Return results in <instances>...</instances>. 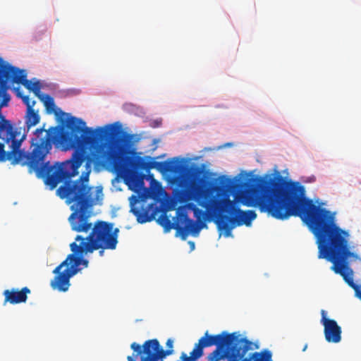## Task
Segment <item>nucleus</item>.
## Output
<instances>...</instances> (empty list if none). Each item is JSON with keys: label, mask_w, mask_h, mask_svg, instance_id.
<instances>
[{"label": "nucleus", "mask_w": 361, "mask_h": 361, "mask_svg": "<svg viewBox=\"0 0 361 361\" xmlns=\"http://www.w3.org/2000/svg\"><path fill=\"white\" fill-rule=\"evenodd\" d=\"M66 268L61 271V269H58V266L54 269L53 273L56 274L53 280L51 281V286L54 290H57L61 292H66L68 290L70 286V279L75 275V270L72 269L70 266H66Z\"/></svg>", "instance_id": "9"}, {"label": "nucleus", "mask_w": 361, "mask_h": 361, "mask_svg": "<svg viewBox=\"0 0 361 361\" xmlns=\"http://www.w3.org/2000/svg\"><path fill=\"white\" fill-rule=\"evenodd\" d=\"M205 211L200 209L197 207H194L193 212L195 217L197 219V221L199 223L204 222V220L207 219V217H210L211 219H214V216L216 217V219H218V214L215 211L209 212L206 207H204Z\"/></svg>", "instance_id": "17"}, {"label": "nucleus", "mask_w": 361, "mask_h": 361, "mask_svg": "<svg viewBox=\"0 0 361 361\" xmlns=\"http://www.w3.org/2000/svg\"><path fill=\"white\" fill-rule=\"evenodd\" d=\"M78 122L71 118L67 125L70 130L61 133L57 127L37 128L29 151L20 149L26 134H1L0 139L8 145L10 151L6 152L4 144L0 143V161H9L13 165L26 166L30 173H35L42 178L50 190L55 189L64 179L78 174L84 159V147L92 140L87 135H78L81 129Z\"/></svg>", "instance_id": "2"}, {"label": "nucleus", "mask_w": 361, "mask_h": 361, "mask_svg": "<svg viewBox=\"0 0 361 361\" xmlns=\"http://www.w3.org/2000/svg\"><path fill=\"white\" fill-rule=\"evenodd\" d=\"M173 340L169 338L166 343L168 349L164 350L156 338L147 340L142 345L134 342L130 345L133 351V355L128 356L127 360L128 361H162L164 357L173 353Z\"/></svg>", "instance_id": "6"}, {"label": "nucleus", "mask_w": 361, "mask_h": 361, "mask_svg": "<svg viewBox=\"0 0 361 361\" xmlns=\"http://www.w3.org/2000/svg\"><path fill=\"white\" fill-rule=\"evenodd\" d=\"M176 196L180 202L195 200L198 205L206 207L209 212H217L218 219L214 223L219 231H224L226 237L231 236V231L236 226L244 224L249 226L257 218L255 211L241 210L228 195L214 194V187L199 188L195 192L185 187L178 190Z\"/></svg>", "instance_id": "5"}, {"label": "nucleus", "mask_w": 361, "mask_h": 361, "mask_svg": "<svg viewBox=\"0 0 361 361\" xmlns=\"http://www.w3.org/2000/svg\"><path fill=\"white\" fill-rule=\"evenodd\" d=\"M321 322L324 327V336L329 343H338L341 340V328L334 320L327 317H322Z\"/></svg>", "instance_id": "11"}, {"label": "nucleus", "mask_w": 361, "mask_h": 361, "mask_svg": "<svg viewBox=\"0 0 361 361\" xmlns=\"http://www.w3.org/2000/svg\"><path fill=\"white\" fill-rule=\"evenodd\" d=\"M0 77L2 80H5L6 84L8 82L22 84L27 90L33 92L35 95L39 99H42L44 94L40 92L41 85L39 81L37 80L31 82L26 79L27 73L24 70L13 66L5 62L0 57Z\"/></svg>", "instance_id": "7"}, {"label": "nucleus", "mask_w": 361, "mask_h": 361, "mask_svg": "<svg viewBox=\"0 0 361 361\" xmlns=\"http://www.w3.org/2000/svg\"><path fill=\"white\" fill-rule=\"evenodd\" d=\"M39 99L44 104L48 112L51 113L54 111L56 116L58 117L59 121L64 128L56 126L59 130V133L63 131H69L67 125L68 121L71 118H75L78 122L77 123L80 130L78 135L80 136H88L91 138V141L84 147L82 155L84 161L85 163L86 169L91 168L93 164H106L116 171H123L126 168V160L129 157H125L122 151L124 146L130 141L132 137L131 135H126V138L123 140V145L116 147L112 145H107L101 142L107 135V130L102 127H98L95 130L91 128L86 127L85 122L80 118L74 116H69L68 114L62 111L61 109L55 110V104L54 99L48 94H44Z\"/></svg>", "instance_id": "4"}, {"label": "nucleus", "mask_w": 361, "mask_h": 361, "mask_svg": "<svg viewBox=\"0 0 361 361\" xmlns=\"http://www.w3.org/2000/svg\"><path fill=\"white\" fill-rule=\"evenodd\" d=\"M240 199L243 205L257 207L276 219L299 216L317 238L318 258L331 262V269L342 276L361 300V286L354 282L350 267L352 262H361V257L350 252L348 234L336 224L334 213L307 198L304 186L295 182L283 185L279 178L259 177L246 184Z\"/></svg>", "instance_id": "1"}, {"label": "nucleus", "mask_w": 361, "mask_h": 361, "mask_svg": "<svg viewBox=\"0 0 361 361\" xmlns=\"http://www.w3.org/2000/svg\"><path fill=\"white\" fill-rule=\"evenodd\" d=\"M243 341V346H233V354L228 357L226 361H272L271 353L269 350H264L262 353L255 352L249 357L243 358L252 345V342L247 339Z\"/></svg>", "instance_id": "8"}, {"label": "nucleus", "mask_w": 361, "mask_h": 361, "mask_svg": "<svg viewBox=\"0 0 361 361\" xmlns=\"http://www.w3.org/2000/svg\"><path fill=\"white\" fill-rule=\"evenodd\" d=\"M178 220L185 225L180 231H178L183 240H185L189 233L194 236L198 235L201 229L206 226L204 222H195L190 219L185 213H178Z\"/></svg>", "instance_id": "10"}, {"label": "nucleus", "mask_w": 361, "mask_h": 361, "mask_svg": "<svg viewBox=\"0 0 361 361\" xmlns=\"http://www.w3.org/2000/svg\"><path fill=\"white\" fill-rule=\"evenodd\" d=\"M136 166L145 170H149L159 166L162 170L171 172L175 171L177 168L176 163L173 161L157 162L154 161H145L142 159L139 160Z\"/></svg>", "instance_id": "14"}, {"label": "nucleus", "mask_w": 361, "mask_h": 361, "mask_svg": "<svg viewBox=\"0 0 361 361\" xmlns=\"http://www.w3.org/2000/svg\"><path fill=\"white\" fill-rule=\"evenodd\" d=\"M343 231H345V232H346V231H345V230H343ZM347 233H348V232L347 231ZM348 245H349V247H350V252H353V251L351 250V249H352V248H354V246H352V247H351V246L350 245V244H349V233H348Z\"/></svg>", "instance_id": "21"}, {"label": "nucleus", "mask_w": 361, "mask_h": 361, "mask_svg": "<svg viewBox=\"0 0 361 361\" xmlns=\"http://www.w3.org/2000/svg\"><path fill=\"white\" fill-rule=\"evenodd\" d=\"M157 221L164 228L166 232L169 231L172 228H175L178 231L182 229V227L178 223L171 222L166 214H161L159 216Z\"/></svg>", "instance_id": "16"}, {"label": "nucleus", "mask_w": 361, "mask_h": 361, "mask_svg": "<svg viewBox=\"0 0 361 361\" xmlns=\"http://www.w3.org/2000/svg\"><path fill=\"white\" fill-rule=\"evenodd\" d=\"M108 128L112 129V126H107Z\"/></svg>", "instance_id": "24"}, {"label": "nucleus", "mask_w": 361, "mask_h": 361, "mask_svg": "<svg viewBox=\"0 0 361 361\" xmlns=\"http://www.w3.org/2000/svg\"><path fill=\"white\" fill-rule=\"evenodd\" d=\"M132 212L137 218V221L140 224H144L152 220L147 211H142L139 209H132Z\"/></svg>", "instance_id": "19"}, {"label": "nucleus", "mask_w": 361, "mask_h": 361, "mask_svg": "<svg viewBox=\"0 0 361 361\" xmlns=\"http://www.w3.org/2000/svg\"><path fill=\"white\" fill-rule=\"evenodd\" d=\"M25 119V124L28 130L30 128L36 126L39 122L40 116L37 111L30 107L29 110L26 111Z\"/></svg>", "instance_id": "15"}, {"label": "nucleus", "mask_w": 361, "mask_h": 361, "mask_svg": "<svg viewBox=\"0 0 361 361\" xmlns=\"http://www.w3.org/2000/svg\"><path fill=\"white\" fill-rule=\"evenodd\" d=\"M84 254H75L73 252L72 254L68 255L66 259L62 262L59 266L58 269H62L64 266H70L72 269L75 270V274L80 270L78 267L80 265H82L84 267H87L89 262L87 259H83L82 255Z\"/></svg>", "instance_id": "13"}, {"label": "nucleus", "mask_w": 361, "mask_h": 361, "mask_svg": "<svg viewBox=\"0 0 361 361\" xmlns=\"http://www.w3.org/2000/svg\"><path fill=\"white\" fill-rule=\"evenodd\" d=\"M30 290L27 287H24L21 290L16 288L6 289L4 291V305L10 303L11 305L25 302L27 299V295L30 293Z\"/></svg>", "instance_id": "12"}, {"label": "nucleus", "mask_w": 361, "mask_h": 361, "mask_svg": "<svg viewBox=\"0 0 361 361\" xmlns=\"http://www.w3.org/2000/svg\"><path fill=\"white\" fill-rule=\"evenodd\" d=\"M189 244L190 245L191 250H194V248H195V243L192 242V241H190Z\"/></svg>", "instance_id": "23"}, {"label": "nucleus", "mask_w": 361, "mask_h": 361, "mask_svg": "<svg viewBox=\"0 0 361 361\" xmlns=\"http://www.w3.org/2000/svg\"><path fill=\"white\" fill-rule=\"evenodd\" d=\"M145 175L137 171H133L130 176V179L134 185L138 188H142L144 186V179Z\"/></svg>", "instance_id": "18"}, {"label": "nucleus", "mask_w": 361, "mask_h": 361, "mask_svg": "<svg viewBox=\"0 0 361 361\" xmlns=\"http://www.w3.org/2000/svg\"><path fill=\"white\" fill-rule=\"evenodd\" d=\"M86 170V174H82L76 180H72L71 178L64 179L61 182L63 184L57 189L56 194L71 204L73 212L68 221L72 230L85 233L91 230L86 237L80 235L75 237V241L70 245L71 251L75 254H88L98 250L99 256L103 257L105 250L116 248L119 229L114 228V224L107 221L98 220L94 224L90 222V208L94 200L92 196L93 188L86 183L91 168Z\"/></svg>", "instance_id": "3"}, {"label": "nucleus", "mask_w": 361, "mask_h": 361, "mask_svg": "<svg viewBox=\"0 0 361 361\" xmlns=\"http://www.w3.org/2000/svg\"><path fill=\"white\" fill-rule=\"evenodd\" d=\"M326 314H327V312L326 310H321V315L322 317L326 316Z\"/></svg>", "instance_id": "22"}, {"label": "nucleus", "mask_w": 361, "mask_h": 361, "mask_svg": "<svg viewBox=\"0 0 361 361\" xmlns=\"http://www.w3.org/2000/svg\"><path fill=\"white\" fill-rule=\"evenodd\" d=\"M17 97L20 98L23 103L26 105L27 106V110H29V108H33V106H35L36 102L35 101H30V97L29 96H27V95H23L21 92H17Z\"/></svg>", "instance_id": "20"}]
</instances>
